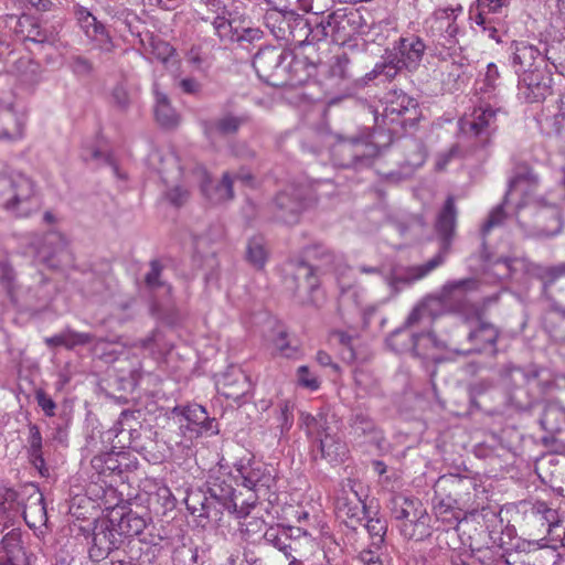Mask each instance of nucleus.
Listing matches in <instances>:
<instances>
[{
  "instance_id": "1",
  "label": "nucleus",
  "mask_w": 565,
  "mask_h": 565,
  "mask_svg": "<svg viewBox=\"0 0 565 565\" xmlns=\"http://www.w3.org/2000/svg\"><path fill=\"white\" fill-rule=\"evenodd\" d=\"M457 223V209L455 198L449 195L443 209L437 215L435 223L436 233L440 239V247L438 253L422 265L407 266L404 268H394L390 275L384 276V281L394 291H398L404 286L412 285L427 275L434 269L445 263L446 256L449 253L452 237L455 235Z\"/></svg>"
},
{
  "instance_id": "2",
  "label": "nucleus",
  "mask_w": 565,
  "mask_h": 565,
  "mask_svg": "<svg viewBox=\"0 0 565 565\" xmlns=\"http://www.w3.org/2000/svg\"><path fill=\"white\" fill-rule=\"evenodd\" d=\"M510 62L518 76L525 72L547 67L548 63L561 74H564L565 40L558 42L557 46L551 47H547L545 43L533 45L527 42H515L512 45Z\"/></svg>"
},
{
  "instance_id": "3",
  "label": "nucleus",
  "mask_w": 565,
  "mask_h": 565,
  "mask_svg": "<svg viewBox=\"0 0 565 565\" xmlns=\"http://www.w3.org/2000/svg\"><path fill=\"white\" fill-rule=\"evenodd\" d=\"M0 206L18 217H26L39 207L34 183L20 172L0 175Z\"/></svg>"
},
{
  "instance_id": "4",
  "label": "nucleus",
  "mask_w": 565,
  "mask_h": 565,
  "mask_svg": "<svg viewBox=\"0 0 565 565\" xmlns=\"http://www.w3.org/2000/svg\"><path fill=\"white\" fill-rule=\"evenodd\" d=\"M390 510L401 522L398 529L405 539L423 541L430 535V516L420 500L396 494L391 499Z\"/></svg>"
},
{
  "instance_id": "5",
  "label": "nucleus",
  "mask_w": 565,
  "mask_h": 565,
  "mask_svg": "<svg viewBox=\"0 0 565 565\" xmlns=\"http://www.w3.org/2000/svg\"><path fill=\"white\" fill-rule=\"evenodd\" d=\"M462 8H444L437 9L431 18L427 21L428 31L433 38L430 47L431 55L435 57L452 56L460 51L461 45L457 39L460 28L457 23Z\"/></svg>"
},
{
  "instance_id": "6",
  "label": "nucleus",
  "mask_w": 565,
  "mask_h": 565,
  "mask_svg": "<svg viewBox=\"0 0 565 565\" xmlns=\"http://www.w3.org/2000/svg\"><path fill=\"white\" fill-rule=\"evenodd\" d=\"M478 288V280L465 278L446 282L440 292L433 298L439 302L441 316L448 312L459 313L465 323L478 319L481 308L472 303L469 294Z\"/></svg>"
},
{
  "instance_id": "7",
  "label": "nucleus",
  "mask_w": 565,
  "mask_h": 565,
  "mask_svg": "<svg viewBox=\"0 0 565 565\" xmlns=\"http://www.w3.org/2000/svg\"><path fill=\"white\" fill-rule=\"evenodd\" d=\"M17 78L0 74V140L15 141L24 136L26 114L15 106Z\"/></svg>"
},
{
  "instance_id": "8",
  "label": "nucleus",
  "mask_w": 565,
  "mask_h": 565,
  "mask_svg": "<svg viewBox=\"0 0 565 565\" xmlns=\"http://www.w3.org/2000/svg\"><path fill=\"white\" fill-rule=\"evenodd\" d=\"M151 160L160 161L161 166L158 168V171L166 183L178 181L183 182V184H175L172 186L166 194L171 204L175 206L183 205L190 198L189 185L194 183L189 182L186 177L191 175L195 164L192 163L190 167L182 166L179 157L173 152H168L166 156H161L160 152L156 151L152 153Z\"/></svg>"
},
{
  "instance_id": "9",
  "label": "nucleus",
  "mask_w": 565,
  "mask_h": 565,
  "mask_svg": "<svg viewBox=\"0 0 565 565\" xmlns=\"http://www.w3.org/2000/svg\"><path fill=\"white\" fill-rule=\"evenodd\" d=\"M263 539L266 544L271 545L284 554L286 559L289 561L288 565H302L306 547L310 540L299 527L269 526L265 531Z\"/></svg>"
},
{
  "instance_id": "10",
  "label": "nucleus",
  "mask_w": 565,
  "mask_h": 565,
  "mask_svg": "<svg viewBox=\"0 0 565 565\" xmlns=\"http://www.w3.org/2000/svg\"><path fill=\"white\" fill-rule=\"evenodd\" d=\"M291 57L294 65L300 64L298 57H292L285 50L267 46L258 50L253 60V67L258 77L271 86H282L289 83L285 62Z\"/></svg>"
},
{
  "instance_id": "11",
  "label": "nucleus",
  "mask_w": 565,
  "mask_h": 565,
  "mask_svg": "<svg viewBox=\"0 0 565 565\" xmlns=\"http://www.w3.org/2000/svg\"><path fill=\"white\" fill-rule=\"evenodd\" d=\"M234 468L237 480L244 488L253 491L256 499L267 497L276 486L275 470L265 462L254 458L241 459Z\"/></svg>"
},
{
  "instance_id": "12",
  "label": "nucleus",
  "mask_w": 565,
  "mask_h": 565,
  "mask_svg": "<svg viewBox=\"0 0 565 565\" xmlns=\"http://www.w3.org/2000/svg\"><path fill=\"white\" fill-rule=\"evenodd\" d=\"M207 492L210 494V501L213 502V507L218 505L217 509L228 511L235 514L237 518H245L254 503H242L238 507L236 502L235 489L232 484V477L221 469L212 470L206 481Z\"/></svg>"
},
{
  "instance_id": "13",
  "label": "nucleus",
  "mask_w": 565,
  "mask_h": 565,
  "mask_svg": "<svg viewBox=\"0 0 565 565\" xmlns=\"http://www.w3.org/2000/svg\"><path fill=\"white\" fill-rule=\"evenodd\" d=\"M419 117L418 104L406 94H394L387 99L381 116H375L376 125L395 132V126L413 127Z\"/></svg>"
},
{
  "instance_id": "14",
  "label": "nucleus",
  "mask_w": 565,
  "mask_h": 565,
  "mask_svg": "<svg viewBox=\"0 0 565 565\" xmlns=\"http://www.w3.org/2000/svg\"><path fill=\"white\" fill-rule=\"evenodd\" d=\"M359 488L361 487L354 479H345L340 483L334 498V511L338 519L351 527L360 523L366 514V507Z\"/></svg>"
},
{
  "instance_id": "15",
  "label": "nucleus",
  "mask_w": 565,
  "mask_h": 565,
  "mask_svg": "<svg viewBox=\"0 0 565 565\" xmlns=\"http://www.w3.org/2000/svg\"><path fill=\"white\" fill-rule=\"evenodd\" d=\"M88 544V557L93 562H102L119 547L121 540L118 537L116 523L111 519L98 520L86 535Z\"/></svg>"
},
{
  "instance_id": "16",
  "label": "nucleus",
  "mask_w": 565,
  "mask_h": 565,
  "mask_svg": "<svg viewBox=\"0 0 565 565\" xmlns=\"http://www.w3.org/2000/svg\"><path fill=\"white\" fill-rule=\"evenodd\" d=\"M501 108L488 103H481L472 113L459 120V128L463 134H471L481 142H487L498 129V117Z\"/></svg>"
},
{
  "instance_id": "17",
  "label": "nucleus",
  "mask_w": 565,
  "mask_h": 565,
  "mask_svg": "<svg viewBox=\"0 0 565 565\" xmlns=\"http://www.w3.org/2000/svg\"><path fill=\"white\" fill-rule=\"evenodd\" d=\"M173 414L180 417V429L190 439L205 436H213L218 433V426L214 418H211L205 408L199 404L185 407H174Z\"/></svg>"
},
{
  "instance_id": "18",
  "label": "nucleus",
  "mask_w": 565,
  "mask_h": 565,
  "mask_svg": "<svg viewBox=\"0 0 565 565\" xmlns=\"http://www.w3.org/2000/svg\"><path fill=\"white\" fill-rule=\"evenodd\" d=\"M518 97L525 103H539L552 94V72L547 67L518 76Z\"/></svg>"
},
{
  "instance_id": "19",
  "label": "nucleus",
  "mask_w": 565,
  "mask_h": 565,
  "mask_svg": "<svg viewBox=\"0 0 565 565\" xmlns=\"http://www.w3.org/2000/svg\"><path fill=\"white\" fill-rule=\"evenodd\" d=\"M376 153V147L364 139L342 141L333 149L337 164L342 168L356 169L370 166Z\"/></svg>"
},
{
  "instance_id": "20",
  "label": "nucleus",
  "mask_w": 565,
  "mask_h": 565,
  "mask_svg": "<svg viewBox=\"0 0 565 565\" xmlns=\"http://www.w3.org/2000/svg\"><path fill=\"white\" fill-rule=\"evenodd\" d=\"M189 182H198L202 194L213 204L227 202L234 198L233 179L228 172H225L222 180L213 184L207 171L199 164H195L191 175H188Z\"/></svg>"
},
{
  "instance_id": "21",
  "label": "nucleus",
  "mask_w": 565,
  "mask_h": 565,
  "mask_svg": "<svg viewBox=\"0 0 565 565\" xmlns=\"http://www.w3.org/2000/svg\"><path fill=\"white\" fill-rule=\"evenodd\" d=\"M306 207L303 189L291 186L277 194L274 202V216L278 222L294 225L299 222L300 214Z\"/></svg>"
},
{
  "instance_id": "22",
  "label": "nucleus",
  "mask_w": 565,
  "mask_h": 565,
  "mask_svg": "<svg viewBox=\"0 0 565 565\" xmlns=\"http://www.w3.org/2000/svg\"><path fill=\"white\" fill-rule=\"evenodd\" d=\"M504 264L510 271H523L527 276L540 279L544 286L553 285L565 277V262L552 266H542L526 257H514L504 259Z\"/></svg>"
},
{
  "instance_id": "23",
  "label": "nucleus",
  "mask_w": 565,
  "mask_h": 565,
  "mask_svg": "<svg viewBox=\"0 0 565 565\" xmlns=\"http://www.w3.org/2000/svg\"><path fill=\"white\" fill-rule=\"evenodd\" d=\"M516 218L529 236L551 237L557 235L563 226L559 211L556 206H546L537 210L533 224L525 223L519 214Z\"/></svg>"
},
{
  "instance_id": "24",
  "label": "nucleus",
  "mask_w": 565,
  "mask_h": 565,
  "mask_svg": "<svg viewBox=\"0 0 565 565\" xmlns=\"http://www.w3.org/2000/svg\"><path fill=\"white\" fill-rule=\"evenodd\" d=\"M339 18L334 20L333 43L345 44L358 34H365L369 24L359 10L338 9Z\"/></svg>"
},
{
  "instance_id": "25",
  "label": "nucleus",
  "mask_w": 565,
  "mask_h": 565,
  "mask_svg": "<svg viewBox=\"0 0 565 565\" xmlns=\"http://www.w3.org/2000/svg\"><path fill=\"white\" fill-rule=\"evenodd\" d=\"M67 245L68 242L63 234L50 232L35 246V257L47 267L56 268L60 266L61 257L67 253Z\"/></svg>"
},
{
  "instance_id": "26",
  "label": "nucleus",
  "mask_w": 565,
  "mask_h": 565,
  "mask_svg": "<svg viewBox=\"0 0 565 565\" xmlns=\"http://www.w3.org/2000/svg\"><path fill=\"white\" fill-rule=\"evenodd\" d=\"M220 394L233 401H239L252 387L249 377L237 366H230L216 382Z\"/></svg>"
},
{
  "instance_id": "27",
  "label": "nucleus",
  "mask_w": 565,
  "mask_h": 565,
  "mask_svg": "<svg viewBox=\"0 0 565 565\" xmlns=\"http://www.w3.org/2000/svg\"><path fill=\"white\" fill-rule=\"evenodd\" d=\"M536 472L543 482L565 495V456L547 455L536 465Z\"/></svg>"
},
{
  "instance_id": "28",
  "label": "nucleus",
  "mask_w": 565,
  "mask_h": 565,
  "mask_svg": "<svg viewBox=\"0 0 565 565\" xmlns=\"http://www.w3.org/2000/svg\"><path fill=\"white\" fill-rule=\"evenodd\" d=\"M539 184L537 175L529 167H521L519 171L511 178L509 189L504 196V203L510 198L520 196L521 202L518 203L520 209L522 205L527 204V199L532 196Z\"/></svg>"
},
{
  "instance_id": "29",
  "label": "nucleus",
  "mask_w": 565,
  "mask_h": 565,
  "mask_svg": "<svg viewBox=\"0 0 565 565\" xmlns=\"http://www.w3.org/2000/svg\"><path fill=\"white\" fill-rule=\"evenodd\" d=\"M540 424L541 427L551 435V437H543L545 444L553 441L554 436L563 430L565 427V393L564 396L548 401L545 404Z\"/></svg>"
},
{
  "instance_id": "30",
  "label": "nucleus",
  "mask_w": 565,
  "mask_h": 565,
  "mask_svg": "<svg viewBox=\"0 0 565 565\" xmlns=\"http://www.w3.org/2000/svg\"><path fill=\"white\" fill-rule=\"evenodd\" d=\"M425 49V43L418 36L409 35L399 38L394 47L396 51L395 57L406 70L414 71L419 66Z\"/></svg>"
},
{
  "instance_id": "31",
  "label": "nucleus",
  "mask_w": 565,
  "mask_h": 565,
  "mask_svg": "<svg viewBox=\"0 0 565 565\" xmlns=\"http://www.w3.org/2000/svg\"><path fill=\"white\" fill-rule=\"evenodd\" d=\"M482 315L483 312L480 311L478 319L466 323L469 327L468 341L472 343L475 349L479 352L486 351L487 349L494 350L499 337L498 329L492 323L484 321Z\"/></svg>"
},
{
  "instance_id": "32",
  "label": "nucleus",
  "mask_w": 565,
  "mask_h": 565,
  "mask_svg": "<svg viewBox=\"0 0 565 565\" xmlns=\"http://www.w3.org/2000/svg\"><path fill=\"white\" fill-rule=\"evenodd\" d=\"M0 565H30L19 530H11L3 536L0 543Z\"/></svg>"
},
{
  "instance_id": "33",
  "label": "nucleus",
  "mask_w": 565,
  "mask_h": 565,
  "mask_svg": "<svg viewBox=\"0 0 565 565\" xmlns=\"http://www.w3.org/2000/svg\"><path fill=\"white\" fill-rule=\"evenodd\" d=\"M25 449L30 463L39 471L41 477H49L50 471L43 456V438L40 427L33 423L28 425Z\"/></svg>"
},
{
  "instance_id": "34",
  "label": "nucleus",
  "mask_w": 565,
  "mask_h": 565,
  "mask_svg": "<svg viewBox=\"0 0 565 565\" xmlns=\"http://www.w3.org/2000/svg\"><path fill=\"white\" fill-rule=\"evenodd\" d=\"M282 22L287 24L289 30V38L295 45L299 47H311L318 41L313 40L315 26L312 25V19H308L301 15L290 17L289 19H282Z\"/></svg>"
},
{
  "instance_id": "35",
  "label": "nucleus",
  "mask_w": 565,
  "mask_h": 565,
  "mask_svg": "<svg viewBox=\"0 0 565 565\" xmlns=\"http://www.w3.org/2000/svg\"><path fill=\"white\" fill-rule=\"evenodd\" d=\"M438 306L439 302L437 300H435L433 297H427L413 308L404 322V327L413 328L416 326L430 323L433 320L441 316Z\"/></svg>"
},
{
  "instance_id": "36",
  "label": "nucleus",
  "mask_w": 565,
  "mask_h": 565,
  "mask_svg": "<svg viewBox=\"0 0 565 565\" xmlns=\"http://www.w3.org/2000/svg\"><path fill=\"white\" fill-rule=\"evenodd\" d=\"M184 502L192 515L212 521H218L221 519V510L217 509V507H213V502L200 491L189 492Z\"/></svg>"
},
{
  "instance_id": "37",
  "label": "nucleus",
  "mask_w": 565,
  "mask_h": 565,
  "mask_svg": "<svg viewBox=\"0 0 565 565\" xmlns=\"http://www.w3.org/2000/svg\"><path fill=\"white\" fill-rule=\"evenodd\" d=\"M437 58L446 63L443 71L445 76L444 82L447 85H451V88L459 89L467 68V60L462 55V47H460V51H458L456 55Z\"/></svg>"
},
{
  "instance_id": "38",
  "label": "nucleus",
  "mask_w": 565,
  "mask_h": 565,
  "mask_svg": "<svg viewBox=\"0 0 565 565\" xmlns=\"http://www.w3.org/2000/svg\"><path fill=\"white\" fill-rule=\"evenodd\" d=\"M248 117L246 115L235 116L233 114H225L222 117L204 122V132L207 137H212L215 134L220 135H233L236 134L242 125L247 122Z\"/></svg>"
},
{
  "instance_id": "39",
  "label": "nucleus",
  "mask_w": 565,
  "mask_h": 565,
  "mask_svg": "<svg viewBox=\"0 0 565 565\" xmlns=\"http://www.w3.org/2000/svg\"><path fill=\"white\" fill-rule=\"evenodd\" d=\"M319 449L321 458L334 463L342 461L347 455L345 444L335 435L326 433L319 438Z\"/></svg>"
},
{
  "instance_id": "40",
  "label": "nucleus",
  "mask_w": 565,
  "mask_h": 565,
  "mask_svg": "<svg viewBox=\"0 0 565 565\" xmlns=\"http://www.w3.org/2000/svg\"><path fill=\"white\" fill-rule=\"evenodd\" d=\"M509 2L510 0H477L476 6L470 8L469 18L476 24H484L487 14L501 13Z\"/></svg>"
},
{
  "instance_id": "41",
  "label": "nucleus",
  "mask_w": 565,
  "mask_h": 565,
  "mask_svg": "<svg viewBox=\"0 0 565 565\" xmlns=\"http://www.w3.org/2000/svg\"><path fill=\"white\" fill-rule=\"evenodd\" d=\"M269 252L263 236L252 237L246 246V260L257 270L264 269Z\"/></svg>"
},
{
  "instance_id": "42",
  "label": "nucleus",
  "mask_w": 565,
  "mask_h": 565,
  "mask_svg": "<svg viewBox=\"0 0 565 565\" xmlns=\"http://www.w3.org/2000/svg\"><path fill=\"white\" fill-rule=\"evenodd\" d=\"M146 525V520L130 510L122 514L118 523H116L118 537L120 540L121 536L131 537L139 535L143 532Z\"/></svg>"
},
{
  "instance_id": "43",
  "label": "nucleus",
  "mask_w": 565,
  "mask_h": 565,
  "mask_svg": "<svg viewBox=\"0 0 565 565\" xmlns=\"http://www.w3.org/2000/svg\"><path fill=\"white\" fill-rule=\"evenodd\" d=\"M211 23L215 35H217L221 41L233 43L244 39V34L237 26L233 25V21L225 14L214 17Z\"/></svg>"
},
{
  "instance_id": "44",
  "label": "nucleus",
  "mask_w": 565,
  "mask_h": 565,
  "mask_svg": "<svg viewBox=\"0 0 565 565\" xmlns=\"http://www.w3.org/2000/svg\"><path fill=\"white\" fill-rule=\"evenodd\" d=\"M156 92V108L154 114L158 122L164 127H173L179 121L177 111L171 107L166 94Z\"/></svg>"
},
{
  "instance_id": "45",
  "label": "nucleus",
  "mask_w": 565,
  "mask_h": 565,
  "mask_svg": "<svg viewBox=\"0 0 565 565\" xmlns=\"http://www.w3.org/2000/svg\"><path fill=\"white\" fill-rule=\"evenodd\" d=\"M299 423L302 427H305L307 435L309 436L321 438L326 433H328L329 427L327 415L321 411L317 415H312L307 412H300Z\"/></svg>"
},
{
  "instance_id": "46",
  "label": "nucleus",
  "mask_w": 565,
  "mask_h": 565,
  "mask_svg": "<svg viewBox=\"0 0 565 565\" xmlns=\"http://www.w3.org/2000/svg\"><path fill=\"white\" fill-rule=\"evenodd\" d=\"M23 516L30 526L36 524H44L46 522V508L42 493H38L34 498L31 497L23 510Z\"/></svg>"
},
{
  "instance_id": "47",
  "label": "nucleus",
  "mask_w": 565,
  "mask_h": 565,
  "mask_svg": "<svg viewBox=\"0 0 565 565\" xmlns=\"http://www.w3.org/2000/svg\"><path fill=\"white\" fill-rule=\"evenodd\" d=\"M163 265L158 260L153 259L149 263V271L145 275L146 287L150 291H157L164 289L167 296H171L172 287L166 280L162 279Z\"/></svg>"
},
{
  "instance_id": "48",
  "label": "nucleus",
  "mask_w": 565,
  "mask_h": 565,
  "mask_svg": "<svg viewBox=\"0 0 565 565\" xmlns=\"http://www.w3.org/2000/svg\"><path fill=\"white\" fill-rule=\"evenodd\" d=\"M350 426L354 435L356 436H371L373 439H377V429L370 417L363 411H355L350 419Z\"/></svg>"
},
{
  "instance_id": "49",
  "label": "nucleus",
  "mask_w": 565,
  "mask_h": 565,
  "mask_svg": "<svg viewBox=\"0 0 565 565\" xmlns=\"http://www.w3.org/2000/svg\"><path fill=\"white\" fill-rule=\"evenodd\" d=\"M339 18V13H337V10L329 13L328 15H315L312 18L315 31H313V40L321 42L327 40L328 38L331 39L333 42V32L335 26H333L334 20Z\"/></svg>"
},
{
  "instance_id": "50",
  "label": "nucleus",
  "mask_w": 565,
  "mask_h": 565,
  "mask_svg": "<svg viewBox=\"0 0 565 565\" xmlns=\"http://www.w3.org/2000/svg\"><path fill=\"white\" fill-rule=\"evenodd\" d=\"M364 527L369 533L371 540L370 550L374 552L379 551L382 547L385 540L387 531L386 521L380 516L369 518L366 523L364 524Z\"/></svg>"
},
{
  "instance_id": "51",
  "label": "nucleus",
  "mask_w": 565,
  "mask_h": 565,
  "mask_svg": "<svg viewBox=\"0 0 565 565\" xmlns=\"http://www.w3.org/2000/svg\"><path fill=\"white\" fill-rule=\"evenodd\" d=\"M115 30L119 33L127 31L134 36H140V32L137 29L139 22L138 17L128 9H119L113 15Z\"/></svg>"
},
{
  "instance_id": "52",
  "label": "nucleus",
  "mask_w": 565,
  "mask_h": 565,
  "mask_svg": "<svg viewBox=\"0 0 565 565\" xmlns=\"http://www.w3.org/2000/svg\"><path fill=\"white\" fill-rule=\"evenodd\" d=\"M92 467L99 476H110L111 473L121 472L120 463L118 461V454L105 452L95 456L92 459Z\"/></svg>"
},
{
  "instance_id": "53",
  "label": "nucleus",
  "mask_w": 565,
  "mask_h": 565,
  "mask_svg": "<svg viewBox=\"0 0 565 565\" xmlns=\"http://www.w3.org/2000/svg\"><path fill=\"white\" fill-rule=\"evenodd\" d=\"M408 149L411 151L409 154H407L405 159L406 164V171L404 172V175L407 177L411 173L414 172L415 169L422 167L424 162L426 161V151L424 146L416 141L412 140L408 145Z\"/></svg>"
},
{
  "instance_id": "54",
  "label": "nucleus",
  "mask_w": 565,
  "mask_h": 565,
  "mask_svg": "<svg viewBox=\"0 0 565 565\" xmlns=\"http://www.w3.org/2000/svg\"><path fill=\"white\" fill-rule=\"evenodd\" d=\"M64 332V348L73 350L76 347H84L95 341V335L88 332H78L71 328L63 330Z\"/></svg>"
},
{
  "instance_id": "55",
  "label": "nucleus",
  "mask_w": 565,
  "mask_h": 565,
  "mask_svg": "<svg viewBox=\"0 0 565 565\" xmlns=\"http://www.w3.org/2000/svg\"><path fill=\"white\" fill-rule=\"evenodd\" d=\"M534 565H559L561 554L553 546H542L535 550L532 554Z\"/></svg>"
},
{
  "instance_id": "56",
  "label": "nucleus",
  "mask_w": 565,
  "mask_h": 565,
  "mask_svg": "<svg viewBox=\"0 0 565 565\" xmlns=\"http://www.w3.org/2000/svg\"><path fill=\"white\" fill-rule=\"evenodd\" d=\"M436 516L449 525L458 524L460 521V512L455 510L450 501L439 500L434 505Z\"/></svg>"
},
{
  "instance_id": "57",
  "label": "nucleus",
  "mask_w": 565,
  "mask_h": 565,
  "mask_svg": "<svg viewBox=\"0 0 565 565\" xmlns=\"http://www.w3.org/2000/svg\"><path fill=\"white\" fill-rule=\"evenodd\" d=\"M508 375L515 386H522L536 380L539 372L536 370H524L519 366H512L508 370Z\"/></svg>"
},
{
  "instance_id": "58",
  "label": "nucleus",
  "mask_w": 565,
  "mask_h": 565,
  "mask_svg": "<svg viewBox=\"0 0 565 565\" xmlns=\"http://www.w3.org/2000/svg\"><path fill=\"white\" fill-rule=\"evenodd\" d=\"M402 68H405V66H402V63H398V60L394 57L390 62L376 64L371 74L373 77L383 75L386 79L391 81Z\"/></svg>"
},
{
  "instance_id": "59",
  "label": "nucleus",
  "mask_w": 565,
  "mask_h": 565,
  "mask_svg": "<svg viewBox=\"0 0 565 565\" xmlns=\"http://www.w3.org/2000/svg\"><path fill=\"white\" fill-rule=\"evenodd\" d=\"M294 415H292V406L289 402L285 401L279 404L277 423L280 429V434L284 435L289 431L292 426Z\"/></svg>"
},
{
  "instance_id": "60",
  "label": "nucleus",
  "mask_w": 565,
  "mask_h": 565,
  "mask_svg": "<svg viewBox=\"0 0 565 565\" xmlns=\"http://www.w3.org/2000/svg\"><path fill=\"white\" fill-rule=\"evenodd\" d=\"M500 74L498 66L494 63H489L487 65V71L484 73V77L481 82V86L479 87L480 92L491 93L498 86Z\"/></svg>"
},
{
  "instance_id": "61",
  "label": "nucleus",
  "mask_w": 565,
  "mask_h": 565,
  "mask_svg": "<svg viewBox=\"0 0 565 565\" xmlns=\"http://www.w3.org/2000/svg\"><path fill=\"white\" fill-rule=\"evenodd\" d=\"M111 102L120 109H127L130 105L131 97L125 83L120 82L115 85L111 90Z\"/></svg>"
},
{
  "instance_id": "62",
  "label": "nucleus",
  "mask_w": 565,
  "mask_h": 565,
  "mask_svg": "<svg viewBox=\"0 0 565 565\" xmlns=\"http://www.w3.org/2000/svg\"><path fill=\"white\" fill-rule=\"evenodd\" d=\"M297 382L301 387L310 391H317L320 387V381L309 371L308 366L306 365L298 367Z\"/></svg>"
},
{
  "instance_id": "63",
  "label": "nucleus",
  "mask_w": 565,
  "mask_h": 565,
  "mask_svg": "<svg viewBox=\"0 0 565 565\" xmlns=\"http://www.w3.org/2000/svg\"><path fill=\"white\" fill-rule=\"evenodd\" d=\"M505 218V212L503 210V205L500 204L495 206L489 214L488 220L484 222L481 232L483 235L489 234V232L503 223Z\"/></svg>"
},
{
  "instance_id": "64",
  "label": "nucleus",
  "mask_w": 565,
  "mask_h": 565,
  "mask_svg": "<svg viewBox=\"0 0 565 565\" xmlns=\"http://www.w3.org/2000/svg\"><path fill=\"white\" fill-rule=\"evenodd\" d=\"M296 275L298 278H303L306 280L308 288L313 289L318 286L316 268L312 265L305 262L298 263Z\"/></svg>"
}]
</instances>
